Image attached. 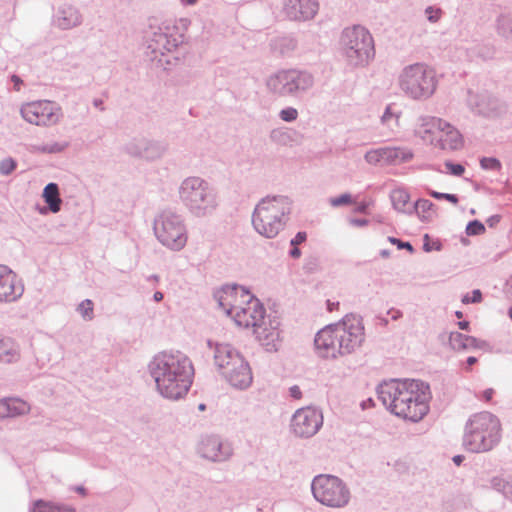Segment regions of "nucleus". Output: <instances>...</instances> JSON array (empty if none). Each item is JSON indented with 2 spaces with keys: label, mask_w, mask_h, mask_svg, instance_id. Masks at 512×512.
Returning <instances> with one entry per match:
<instances>
[{
  "label": "nucleus",
  "mask_w": 512,
  "mask_h": 512,
  "mask_svg": "<svg viewBox=\"0 0 512 512\" xmlns=\"http://www.w3.org/2000/svg\"><path fill=\"white\" fill-rule=\"evenodd\" d=\"M148 372L158 393L170 400H179L188 393L195 374L188 355L174 349L155 354L148 363Z\"/></svg>",
  "instance_id": "f257e3e1"
},
{
  "label": "nucleus",
  "mask_w": 512,
  "mask_h": 512,
  "mask_svg": "<svg viewBox=\"0 0 512 512\" xmlns=\"http://www.w3.org/2000/svg\"><path fill=\"white\" fill-rule=\"evenodd\" d=\"M350 223L353 226L364 227V226L368 225L369 221L367 219H364V218H353V219L350 220Z\"/></svg>",
  "instance_id": "bf43d9fd"
},
{
  "label": "nucleus",
  "mask_w": 512,
  "mask_h": 512,
  "mask_svg": "<svg viewBox=\"0 0 512 512\" xmlns=\"http://www.w3.org/2000/svg\"><path fill=\"white\" fill-rule=\"evenodd\" d=\"M30 406L19 398L0 400V419L13 418L29 413Z\"/></svg>",
  "instance_id": "c85d7f7f"
},
{
  "label": "nucleus",
  "mask_w": 512,
  "mask_h": 512,
  "mask_svg": "<svg viewBox=\"0 0 512 512\" xmlns=\"http://www.w3.org/2000/svg\"><path fill=\"white\" fill-rule=\"evenodd\" d=\"M11 81H12V82H13V84H14V89H15L16 91H20V89H21V85L23 84L22 79H21L19 76H17V75H12V76H11Z\"/></svg>",
  "instance_id": "052dcab7"
},
{
  "label": "nucleus",
  "mask_w": 512,
  "mask_h": 512,
  "mask_svg": "<svg viewBox=\"0 0 512 512\" xmlns=\"http://www.w3.org/2000/svg\"><path fill=\"white\" fill-rule=\"evenodd\" d=\"M390 199L395 210L412 215V205H409L410 195L405 189L397 188L392 190Z\"/></svg>",
  "instance_id": "7c9ffc66"
},
{
  "label": "nucleus",
  "mask_w": 512,
  "mask_h": 512,
  "mask_svg": "<svg viewBox=\"0 0 512 512\" xmlns=\"http://www.w3.org/2000/svg\"><path fill=\"white\" fill-rule=\"evenodd\" d=\"M491 487L502 494L506 499L512 501V480L502 477L495 476L490 480Z\"/></svg>",
  "instance_id": "f704fd0d"
},
{
  "label": "nucleus",
  "mask_w": 512,
  "mask_h": 512,
  "mask_svg": "<svg viewBox=\"0 0 512 512\" xmlns=\"http://www.w3.org/2000/svg\"><path fill=\"white\" fill-rule=\"evenodd\" d=\"M500 221V216L499 215H493L491 216L488 220H487V223L490 227L494 226L495 224H497L498 222Z\"/></svg>",
  "instance_id": "e2e57ef3"
},
{
  "label": "nucleus",
  "mask_w": 512,
  "mask_h": 512,
  "mask_svg": "<svg viewBox=\"0 0 512 512\" xmlns=\"http://www.w3.org/2000/svg\"><path fill=\"white\" fill-rule=\"evenodd\" d=\"M434 145L442 150L454 151L463 146V138L454 126L444 121L434 139Z\"/></svg>",
  "instance_id": "a878e982"
},
{
  "label": "nucleus",
  "mask_w": 512,
  "mask_h": 512,
  "mask_svg": "<svg viewBox=\"0 0 512 512\" xmlns=\"http://www.w3.org/2000/svg\"><path fill=\"white\" fill-rule=\"evenodd\" d=\"M208 346L213 349L214 363L220 374L228 367L244 359L243 355L231 344L216 343L213 345L212 341L209 340Z\"/></svg>",
  "instance_id": "b1692460"
},
{
  "label": "nucleus",
  "mask_w": 512,
  "mask_h": 512,
  "mask_svg": "<svg viewBox=\"0 0 512 512\" xmlns=\"http://www.w3.org/2000/svg\"><path fill=\"white\" fill-rule=\"evenodd\" d=\"M353 202L352 196L349 193L341 194L338 197H333L329 199V203L333 207H339L343 205H348Z\"/></svg>",
  "instance_id": "de8ad7c7"
},
{
  "label": "nucleus",
  "mask_w": 512,
  "mask_h": 512,
  "mask_svg": "<svg viewBox=\"0 0 512 512\" xmlns=\"http://www.w3.org/2000/svg\"><path fill=\"white\" fill-rule=\"evenodd\" d=\"M307 238L306 232H298L290 241L292 246H297L302 244Z\"/></svg>",
  "instance_id": "5fc2aeb1"
},
{
  "label": "nucleus",
  "mask_w": 512,
  "mask_h": 512,
  "mask_svg": "<svg viewBox=\"0 0 512 512\" xmlns=\"http://www.w3.org/2000/svg\"><path fill=\"white\" fill-rule=\"evenodd\" d=\"M323 420L321 409L315 406L299 408L290 419V433L299 439H309L321 429Z\"/></svg>",
  "instance_id": "4468645a"
},
{
  "label": "nucleus",
  "mask_w": 512,
  "mask_h": 512,
  "mask_svg": "<svg viewBox=\"0 0 512 512\" xmlns=\"http://www.w3.org/2000/svg\"><path fill=\"white\" fill-rule=\"evenodd\" d=\"M177 195L182 206L194 217L213 215L220 205L217 189L200 176H187L179 184Z\"/></svg>",
  "instance_id": "39448f33"
},
{
  "label": "nucleus",
  "mask_w": 512,
  "mask_h": 512,
  "mask_svg": "<svg viewBox=\"0 0 512 512\" xmlns=\"http://www.w3.org/2000/svg\"><path fill=\"white\" fill-rule=\"evenodd\" d=\"M298 116V110L294 107H286L279 112V118L284 122H294Z\"/></svg>",
  "instance_id": "c03bdc74"
},
{
  "label": "nucleus",
  "mask_w": 512,
  "mask_h": 512,
  "mask_svg": "<svg viewBox=\"0 0 512 512\" xmlns=\"http://www.w3.org/2000/svg\"><path fill=\"white\" fill-rule=\"evenodd\" d=\"M163 293L160 292V291H156L153 295V299L156 301V302H160L163 300Z\"/></svg>",
  "instance_id": "338daca9"
},
{
  "label": "nucleus",
  "mask_w": 512,
  "mask_h": 512,
  "mask_svg": "<svg viewBox=\"0 0 512 512\" xmlns=\"http://www.w3.org/2000/svg\"><path fill=\"white\" fill-rule=\"evenodd\" d=\"M77 311L84 320L90 321L94 318V303L90 299H85L77 306Z\"/></svg>",
  "instance_id": "a19ab883"
},
{
  "label": "nucleus",
  "mask_w": 512,
  "mask_h": 512,
  "mask_svg": "<svg viewBox=\"0 0 512 512\" xmlns=\"http://www.w3.org/2000/svg\"><path fill=\"white\" fill-rule=\"evenodd\" d=\"M252 293L244 286L226 285L214 294L219 307L233 319V314L251 300Z\"/></svg>",
  "instance_id": "2eb2a0df"
},
{
  "label": "nucleus",
  "mask_w": 512,
  "mask_h": 512,
  "mask_svg": "<svg viewBox=\"0 0 512 512\" xmlns=\"http://www.w3.org/2000/svg\"><path fill=\"white\" fill-rule=\"evenodd\" d=\"M416 213L422 222L432 220L434 212V204L427 199H419L412 205V214Z\"/></svg>",
  "instance_id": "72a5a7b5"
},
{
  "label": "nucleus",
  "mask_w": 512,
  "mask_h": 512,
  "mask_svg": "<svg viewBox=\"0 0 512 512\" xmlns=\"http://www.w3.org/2000/svg\"><path fill=\"white\" fill-rule=\"evenodd\" d=\"M340 46L347 63L354 67L368 65L375 56L373 37L361 25L345 28L341 33Z\"/></svg>",
  "instance_id": "6e6552de"
},
{
  "label": "nucleus",
  "mask_w": 512,
  "mask_h": 512,
  "mask_svg": "<svg viewBox=\"0 0 512 512\" xmlns=\"http://www.w3.org/2000/svg\"><path fill=\"white\" fill-rule=\"evenodd\" d=\"M383 405L397 417L418 422L429 412L431 399L427 383L415 379H391L377 387Z\"/></svg>",
  "instance_id": "f03ea898"
},
{
  "label": "nucleus",
  "mask_w": 512,
  "mask_h": 512,
  "mask_svg": "<svg viewBox=\"0 0 512 512\" xmlns=\"http://www.w3.org/2000/svg\"><path fill=\"white\" fill-rule=\"evenodd\" d=\"M153 233L162 246L174 252L181 251L188 241L184 217L172 209H164L155 215Z\"/></svg>",
  "instance_id": "9d476101"
},
{
  "label": "nucleus",
  "mask_w": 512,
  "mask_h": 512,
  "mask_svg": "<svg viewBox=\"0 0 512 512\" xmlns=\"http://www.w3.org/2000/svg\"><path fill=\"white\" fill-rule=\"evenodd\" d=\"M183 41L184 35L173 22L166 21L151 27L146 37L145 60L154 68L167 70L175 64L174 52Z\"/></svg>",
  "instance_id": "20e7f679"
},
{
  "label": "nucleus",
  "mask_w": 512,
  "mask_h": 512,
  "mask_svg": "<svg viewBox=\"0 0 512 512\" xmlns=\"http://www.w3.org/2000/svg\"><path fill=\"white\" fill-rule=\"evenodd\" d=\"M83 23L80 9L72 4L64 3L57 7L52 17V24L60 30H71Z\"/></svg>",
  "instance_id": "5701e85b"
},
{
  "label": "nucleus",
  "mask_w": 512,
  "mask_h": 512,
  "mask_svg": "<svg viewBox=\"0 0 512 512\" xmlns=\"http://www.w3.org/2000/svg\"><path fill=\"white\" fill-rule=\"evenodd\" d=\"M501 422L488 411L471 415L464 428L463 446L472 453H484L494 449L501 440Z\"/></svg>",
  "instance_id": "0eeeda50"
},
{
  "label": "nucleus",
  "mask_w": 512,
  "mask_h": 512,
  "mask_svg": "<svg viewBox=\"0 0 512 512\" xmlns=\"http://www.w3.org/2000/svg\"><path fill=\"white\" fill-rule=\"evenodd\" d=\"M311 492L318 503L328 508H345L351 500L347 483L331 474L316 475L311 482Z\"/></svg>",
  "instance_id": "f8f14e48"
},
{
  "label": "nucleus",
  "mask_w": 512,
  "mask_h": 512,
  "mask_svg": "<svg viewBox=\"0 0 512 512\" xmlns=\"http://www.w3.org/2000/svg\"><path fill=\"white\" fill-rule=\"evenodd\" d=\"M399 118L400 112L394 111L392 106L388 105L381 117V122L390 129H394L399 126Z\"/></svg>",
  "instance_id": "58836bf2"
},
{
  "label": "nucleus",
  "mask_w": 512,
  "mask_h": 512,
  "mask_svg": "<svg viewBox=\"0 0 512 512\" xmlns=\"http://www.w3.org/2000/svg\"><path fill=\"white\" fill-rule=\"evenodd\" d=\"M29 512H75V510L69 506H58L43 500H37L33 503Z\"/></svg>",
  "instance_id": "c9c22d12"
},
{
  "label": "nucleus",
  "mask_w": 512,
  "mask_h": 512,
  "mask_svg": "<svg viewBox=\"0 0 512 512\" xmlns=\"http://www.w3.org/2000/svg\"><path fill=\"white\" fill-rule=\"evenodd\" d=\"M497 32L504 38H510L512 36V18L506 15L498 17Z\"/></svg>",
  "instance_id": "ea45409f"
},
{
  "label": "nucleus",
  "mask_w": 512,
  "mask_h": 512,
  "mask_svg": "<svg viewBox=\"0 0 512 512\" xmlns=\"http://www.w3.org/2000/svg\"><path fill=\"white\" fill-rule=\"evenodd\" d=\"M280 321L277 315L268 314L254 329V334L260 344L268 352H275L281 345Z\"/></svg>",
  "instance_id": "6ab92c4d"
},
{
  "label": "nucleus",
  "mask_w": 512,
  "mask_h": 512,
  "mask_svg": "<svg viewBox=\"0 0 512 512\" xmlns=\"http://www.w3.org/2000/svg\"><path fill=\"white\" fill-rule=\"evenodd\" d=\"M364 341L362 320L348 314L337 323L327 325L315 336L314 344L318 354L323 358H337L351 354Z\"/></svg>",
  "instance_id": "7ed1b4c3"
},
{
  "label": "nucleus",
  "mask_w": 512,
  "mask_h": 512,
  "mask_svg": "<svg viewBox=\"0 0 512 512\" xmlns=\"http://www.w3.org/2000/svg\"><path fill=\"white\" fill-rule=\"evenodd\" d=\"M424 14L429 22L437 23L441 19L443 12L438 7L428 6L424 10Z\"/></svg>",
  "instance_id": "49530a36"
},
{
  "label": "nucleus",
  "mask_w": 512,
  "mask_h": 512,
  "mask_svg": "<svg viewBox=\"0 0 512 512\" xmlns=\"http://www.w3.org/2000/svg\"><path fill=\"white\" fill-rule=\"evenodd\" d=\"M23 291V286L17 285L16 274L7 266L0 265V302H14Z\"/></svg>",
  "instance_id": "393cba45"
},
{
  "label": "nucleus",
  "mask_w": 512,
  "mask_h": 512,
  "mask_svg": "<svg viewBox=\"0 0 512 512\" xmlns=\"http://www.w3.org/2000/svg\"><path fill=\"white\" fill-rule=\"evenodd\" d=\"M370 204L371 202L362 201L358 203L357 207L355 208V211L358 213L366 214Z\"/></svg>",
  "instance_id": "13d9d810"
},
{
  "label": "nucleus",
  "mask_w": 512,
  "mask_h": 512,
  "mask_svg": "<svg viewBox=\"0 0 512 512\" xmlns=\"http://www.w3.org/2000/svg\"><path fill=\"white\" fill-rule=\"evenodd\" d=\"M289 253L292 258H299L301 256V251L297 246H293Z\"/></svg>",
  "instance_id": "0e129e2a"
},
{
  "label": "nucleus",
  "mask_w": 512,
  "mask_h": 512,
  "mask_svg": "<svg viewBox=\"0 0 512 512\" xmlns=\"http://www.w3.org/2000/svg\"><path fill=\"white\" fill-rule=\"evenodd\" d=\"M388 241L393 244V245H396L398 249H406L408 250L410 253H413L414 252V248L413 246L411 245L410 242H403L401 241L400 239L398 238H395V237H392V236H389L388 237Z\"/></svg>",
  "instance_id": "864d4df0"
},
{
  "label": "nucleus",
  "mask_w": 512,
  "mask_h": 512,
  "mask_svg": "<svg viewBox=\"0 0 512 512\" xmlns=\"http://www.w3.org/2000/svg\"><path fill=\"white\" fill-rule=\"evenodd\" d=\"M466 105L473 114L483 117H496L505 110L503 102L488 92L468 90Z\"/></svg>",
  "instance_id": "dca6fc26"
},
{
  "label": "nucleus",
  "mask_w": 512,
  "mask_h": 512,
  "mask_svg": "<svg viewBox=\"0 0 512 512\" xmlns=\"http://www.w3.org/2000/svg\"><path fill=\"white\" fill-rule=\"evenodd\" d=\"M398 84L409 98L427 100L435 93L438 81L432 68L424 63H414L401 70Z\"/></svg>",
  "instance_id": "1a4fd4ad"
},
{
  "label": "nucleus",
  "mask_w": 512,
  "mask_h": 512,
  "mask_svg": "<svg viewBox=\"0 0 512 512\" xmlns=\"http://www.w3.org/2000/svg\"><path fill=\"white\" fill-rule=\"evenodd\" d=\"M444 120L433 116H420L415 126V134L424 141L434 145V139L439 133Z\"/></svg>",
  "instance_id": "bb28decb"
},
{
  "label": "nucleus",
  "mask_w": 512,
  "mask_h": 512,
  "mask_svg": "<svg viewBox=\"0 0 512 512\" xmlns=\"http://www.w3.org/2000/svg\"><path fill=\"white\" fill-rule=\"evenodd\" d=\"M314 76L306 70L280 69L265 80L267 91L276 97H298L314 86Z\"/></svg>",
  "instance_id": "9b49d317"
},
{
  "label": "nucleus",
  "mask_w": 512,
  "mask_h": 512,
  "mask_svg": "<svg viewBox=\"0 0 512 512\" xmlns=\"http://www.w3.org/2000/svg\"><path fill=\"white\" fill-rule=\"evenodd\" d=\"M17 167V162L11 158H5L0 161V174L4 176L10 175Z\"/></svg>",
  "instance_id": "37998d69"
},
{
  "label": "nucleus",
  "mask_w": 512,
  "mask_h": 512,
  "mask_svg": "<svg viewBox=\"0 0 512 512\" xmlns=\"http://www.w3.org/2000/svg\"><path fill=\"white\" fill-rule=\"evenodd\" d=\"M384 150V164L386 165H399L409 162L414 157L413 151L407 147H384Z\"/></svg>",
  "instance_id": "c756f323"
},
{
  "label": "nucleus",
  "mask_w": 512,
  "mask_h": 512,
  "mask_svg": "<svg viewBox=\"0 0 512 512\" xmlns=\"http://www.w3.org/2000/svg\"><path fill=\"white\" fill-rule=\"evenodd\" d=\"M68 146L66 142H52L33 146V151L44 154H57L63 152Z\"/></svg>",
  "instance_id": "4c0bfd02"
},
{
  "label": "nucleus",
  "mask_w": 512,
  "mask_h": 512,
  "mask_svg": "<svg viewBox=\"0 0 512 512\" xmlns=\"http://www.w3.org/2000/svg\"><path fill=\"white\" fill-rule=\"evenodd\" d=\"M282 41L285 42L289 50H293L295 48V42L292 39H283Z\"/></svg>",
  "instance_id": "69168bd1"
},
{
  "label": "nucleus",
  "mask_w": 512,
  "mask_h": 512,
  "mask_svg": "<svg viewBox=\"0 0 512 512\" xmlns=\"http://www.w3.org/2000/svg\"><path fill=\"white\" fill-rule=\"evenodd\" d=\"M475 337L454 331L449 334V345L451 349L457 352L468 351L472 349V343Z\"/></svg>",
  "instance_id": "473e14b6"
},
{
  "label": "nucleus",
  "mask_w": 512,
  "mask_h": 512,
  "mask_svg": "<svg viewBox=\"0 0 512 512\" xmlns=\"http://www.w3.org/2000/svg\"><path fill=\"white\" fill-rule=\"evenodd\" d=\"M292 201L285 195H273L262 198L252 213V225L261 236L273 239L289 221Z\"/></svg>",
  "instance_id": "423d86ee"
},
{
  "label": "nucleus",
  "mask_w": 512,
  "mask_h": 512,
  "mask_svg": "<svg viewBox=\"0 0 512 512\" xmlns=\"http://www.w3.org/2000/svg\"><path fill=\"white\" fill-rule=\"evenodd\" d=\"M319 10L318 0H286L283 11L293 21H309Z\"/></svg>",
  "instance_id": "412c9836"
},
{
  "label": "nucleus",
  "mask_w": 512,
  "mask_h": 512,
  "mask_svg": "<svg viewBox=\"0 0 512 512\" xmlns=\"http://www.w3.org/2000/svg\"><path fill=\"white\" fill-rule=\"evenodd\" d=\"M385 150L384 147L367 151L364 158L367 163L376 165L379 163L384 164Z\"/></svg>",
  "instance_id": "79ce46f5"
},
{
  "label": "nucleus",
  "mask_w": 512,
  "mask_h": 512,
  "mask_svg": "<svg viewBox=\"0 0 512 512\" xmlns=\"http://www.w3.org/2000/svg\"><path fill=\"white\" fill-rule=\"evenodd\" d=\"M289 396L293 399L300 400L302 398V391L298 385H293L289 388Z\"/></svg>",
  "instance_id": "6e6d98bb"
},
{
  "label": "nucleus",
  "mask_w": 512,
  "mask_h": 512,
  "mask_svg": "<svg viewBox=\"0 0 512 512\" xmlns=\"http://www.w3.org/2000/svg\"><path fill=\"white\" fill-rule=\"evenodd\" d=\"M484 231H485L484 225L478 220H473V221L469 222L466 227V233L468 235H480V234L484 233Z\"/></svg>",
  "instance_id": "09e8293b"
},
{
  "label": "nucleus",
  "mask_w": 512,
  "mask_h": 512,
  "mask_svg": "<svg viewBox=\"0 0 512 512\" xmlns=\"http://www.w3.org/2000/svg\"><path fill=\"white\" fill-rule=\"evenodd\" d=\"M493 394L494 390L492 388H488L483 392V399L485 401H490L492 399Z\"/></svg>",
  "instance_id": "680f3d73"
},
{
  "label": "nucleus",
  "mask_w": 512,
  "mask_h": 512,
  "mask_svg": "<svg viewBox=\"0 0 512 512\" xmlns=\"http://www.w3.org/2000/svg\"><path fill=\"white\" fill-rule=\"evenodd\" d=\"M429 194L430 196L438 200L445 199L453 204L458 203V197L455 194L441 193L436 191H430Z\"/></svg>",
  "instance_id": "3c124183"
},
{
  "label": "nucleus",
  "mask_w": 512,
  "mask_h": 512,
  "mask_svg": "<svg viewBox=\"0 0 512 512\" xmlns=\"http://www.w3.org/2000/svg\"><path fill=\"white\" fill-rule=\"evenodd\" d=\"M199 455L211 462L222 463L233 455L232 445L216 435L204 436L197 446Z\"/></svg>",
  "instance_id": "f3484780"
},
{
  "label": "nucleus",
  "mask_w": 512,
  "mask_h": 512,
  "mask_svg": "<svg viewBox=\"0 0 512 512\" xmlns=\"http://www.w3.org/2000/svg\"><path fill=\"white\" fill-rule=\"evenodd\" d=\"M21 358L20 345L10 336L0 334V362L16 363Z\"/></svg>",
  "instance_id": "cd10ccee"
},
{
  "label": "nucleus",
  "mask_w": 512,
  "mask_h": 512,
  "mask_svg": "<svg viewBox=\"0 0 512 512\" xmlns=\"http://www.w3.org/2000/svg\"><path fill=\"white\" fill-rule=\"evenodd\" d=\"M480 166L485 170L498 171L501 169V163L494 157H483L480 160Z\"/></svg>",
  "instance_id": "a18cd8bd"
},
{
  "label": "nucleus",
  "mask_w": 512,
  "mask_h": 512,
  "mask_svg": "<svg viewBox=\"0 0 512 512\" xmlns=\"http://www.w3.org/2000/svg\"><path fill=\"white\" fill-rule=\"evenodd\" d=\"M445 167L448 172L454 176H461L465 171V167L463 165L455 164L450 161L445 162Z\"/></svg>",
  "instance_id": "603ef678"
},
{
  "label": "nucleus",
  "mask_w": 512,
  "mask_h": 512,
  "mask_svg": "<svg viewBox=\"0 0 512 512\" xmlns=\"http://www.w3.org/2000/svg\"><path fill=\"white\" fill-rule=\"evenodd\" d=\"M93 105L100 110H104L103 101L101 99H94Z\"/></svg>",
  "instance_id": "774afa93"
},
{
  "label": "nucleus",
  "mask_w": 512,
  "mask_h": 512,
  "mask_svg": "<svg viewBox=\"0 0 512 512\" xmlns=\"http://www.w3.org/2000/svg\"><path fill=\"white\" fill-rule=\"evenodd\" d=\"M482 301V293L479 289H475L470 294H465L462 297V303L463 304H470V303H480Z\"/></svg>",
  "instance_id": "8fccbe9b"
},
{
  "label": "nucleus",
  "mask_w": 512,
  "mask_h": 512,
  "mask_svg": "<svg viewBox=\"0 0 512 512\" xmlns=\"http://www.w3.org/2000/svg\"><path fill=\"white\" fill-rule=\"evenodd\" d=\"M42 197L52 213H58L61 209L62 199L60 198L59 187L56 183H49L45 186Z\"/></svg>",
  "instance_id": "2f4dec72"
},
{
  "label": "nucleus",
  "mask_w": 512,
  "mask_h": 512,
  "mask_svg": "<svg viewBox=\"0 0 512 512\" xmlns=\"http://www.w3.org/2000/svg\"><path fill=\"white\" fill-rule=\"evenodd\" d=\"M293 130L288 128H276L270 132L272 142L279 145H288L293 140Z\"/></svg>",
  "instance_id": "e433bc0d"
},
{
  "label": "nucleus",
  "mask_w": 512,
  "mask_h": 512,
  "mask_svg": "<svg viewBox=\"0 0 512 512\" xmlns=\"http://www.w3.org/2000/svg\"><path fill=\"white\" fill-rule=\"evenodd\" d=\"M221 375L237 390H246L253 382L252 370L245 358L228 367Z\"/></svg>",
  "instance_id": "4be33fe9"
},
{
  "label": "nucleus",
  "mask_w": 512,
  "mask_h": 512,
  "mask_svg": "<svg viewBox=\"0 0 512 512\" xmlns=\"http://www.w3.org/2000/svg\"><path fill=\"white\" fill-rule=\"evenodd\" d=\"M472 349L490 350V346L486 341L475 338V342L472 343Z\"/></svg>",
  "instance_id": "4d7b16f0"
},
{
  "label": "nucleus",
  "mask_w": 512,
  "mask_h": 512,
  "mask_svg": "<svg viewBox=\"0 0 512 512\" xmlns=\"http://www.w3.org/2000/svg\"><path fill=\"white\" fill-rule=\"evenodd\" d=\"M20 115L24 121L39 127L57 125L63 117L62 108L50 100H36L23 103Z\"/></svg>",
  "instance_id": "ddd939ff"
},
{
  "label": "nucleus",
  "mask_w": 512,
  "mask_h": 512,
  "mask_svg": "<svg viewBox=\"0 0 512 512\" xmlns=\"http://www.w3.org/2000/svg\"><path fill=\"white\" fill-rule=\"evenodd\" d=\"M267 315L263 304L252 294L251 300L233 314V320L240 327L254 330Z\"/></svg>",
  "instance_id": "aec40b11"
},
{
  "label": "nucleus",
  "mask_w": 512,
  "mask_h": 512,
  "mask_svg": "<svg viewBox=\"0 0 512 512\" xmlns=\"http://www.w3.org/2000/svg\"><path fill=\"white\" fill-rule=\"evenodd\" d=\"M124 151L136 158L155 161L164 156L167 147L164 143L145 137L133 138L124 145Z\"/></svg>",
  "instance_id": "a211bd4d"
}]
</instances>
